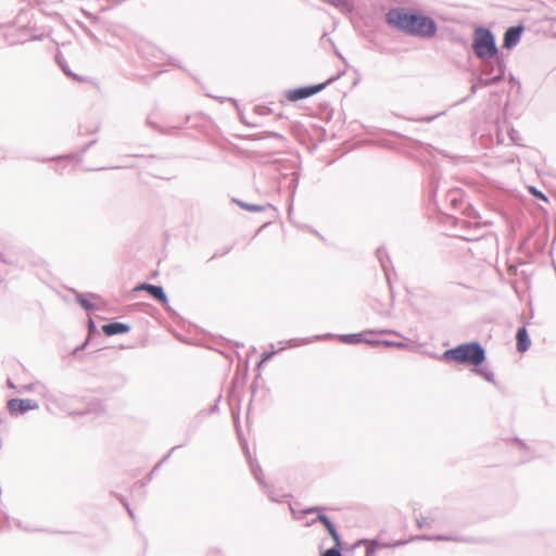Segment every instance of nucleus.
<instances>
[{"instance_id":"nucleus-1","label":"nucleus","mask_w":556,"mask_h":556,"mask_svg":"<svg viewBox=\"0 0 556 556\" xmlns=\"http://www.w3.org/2000/svg\"><path fill=\"white\" fill-rule=\"evenodd\" d=\"M387 21L399 30L415 37L431 38L438 30L437 23L407 9H392L387 14Z\"/></svg>"},{"instance_id":"nucleus-2","label":"nucleus","mask_w":556,"mask_h":556,"mask_svg":"<svg viewBox=\"0 0 556 556\" xmlns=\"http://www.w3.org/2000/svg\"><path fill=\"white\" fill-rule=\"evenodd\" d=\"M445 359L478 366L485 359V351L478 342L460 344L444 352Z\"/></svg>"},{"instance_id":"nucleus-3","label":"nucleus","mask_w":556,"mask_h":556,"mask_svg":"<svg viewBox=\"0 0 556 556\" xmlns=\"http://www.w3.org/2000/svg\"><path fill=\"white\" fill-rule=\"evenodd\" d=\"M472 49L476 56L482 61L491 60L498 53L494 35L482 26L473 31Z\"/></svg>"},{"instance_id":"nucleus-4","label":"nucleus","mask_w":556,"mask_h":556,"mask_svg":"<svg viewBox=\"0 0 556 556\" xmlns=\"http://www.w3.org/2000/svg\"><path fill=\"white\" fill-rule=\"evenodd\" d=\"M339 76L332 77V78L328 79V81L321 83L318 85H313V86H307V87H302V88L290 90V91H288L287 97L290 101H298V100L306 99V98L314 96L317 92L321 91L328 84L332 83Z\"/></svg>"},{"instance_id":"nucleus-5","label":"nucleus","mask_w":556,"mask_h":556,"mask_svg":"<svg viewBox=\"0 0 556 556\" xmlns=\"http://www.w3.org/2000/svg\"><path fill=\"white\" fill-rule=\"evenodd\" d=\"M324 508L323 507H311V508H307L305 509L303 513L304 514H313V513H317V519L323 522V525L326 527V529L328 530L329 534L331 535V538L333 539V541L336 542V544L338 546H341V539H340V535L334 527V525L331 522V520L323 513Z\"/></svg>"},{"instance_id":"nucleus-6","label":"nucleus","mask_w":556,"mask_h":556,"mask_svg":"<svg viewBox=\"0 0 556 556\" xmlns=\"http://www.w3.org/2000/svg\"><path fill=\"white\" fill-rule=\"evenodd\" d=\"M376 333L393 334V336L402 338V334L399 333L397 331L388 330V329L380 330V331L370 330V331H365V332H361V333H352V334H340L338 338L341 342L346 343V344H358V343H363V340H366V336L376 334Z\"/></svg>"},{"instance_id":"nucleus-7","label":"nucleus","mask_w":556,"mask_h":556,"mask_svg":"<svg viewBox=\"0 0 556 556\" xmlns=\"http://www.w3.org/2000/svg\"><path fill=\"white\" fill-rule=\"evenodd\" d=\"M38 403L33 400H20V399H12L8 402V409L10 413H26L28 410L37 409Z\"/></svg>"},{"instance_id":"nucleus-8","label":"nucleus","mask_w":556,"mask_h":556,"mask_svg":"<svg viewBox=\"0 0 556 556\" xmlns=\"http://www.w3.org/2000/svg\"><path fill=\"white\" fill-rule=\"evenodd\" d=\"M523 31L522 26L509 27L504 34V47L506 49H513L518 45Z\"/></svg>"},{"instance_id":"nucleus-9","label":"nucleus","mask_w":556,"mask_h":556,"mask_svg":"<svg viewBox=\"0 0 556 556\" xmlns=\"http://www.w3.org/2000/svg\"><path fill=\"white\" fill-rule=\"evenodd\" d=\"M505 67H506L505 66V62L501 58H497L496 59L497 74H495L494 76L489 77V78L480 77L479 78V84L481 86H483V87H488V86H492V85L498 84L504 78Z\"/></svg>"},{"instance_id":"nucleus-10","label":"nucleus","mask_w":556,"mask_h":556,"mask_svg":"<svg viewBox=\"0 0 556 556\" xmlns=\"http://www.w3.org/2000/svg\"><path fill=\"white\" fill-rule=\"evenodd\" d=\"M102 330L106 336H115L128 332L130 327L123 323H110L104 325Z\"/></svg>"},{"instance_id":"nucleus-11","label":"nucleus","mask_w":556,"mask_h":556,"mask_svg":"<svg viewBox=\"0 0 556 556\" xmlns=\"http://www.w3.org/2000/svg\"><path fill=\"white\" fill-rule=\"evenodd\" d=\"M531 344L529 334L525 327L519 328L517 331V349L519 352H526L529 350Z\"/></svg>"},{"instance_id":"nucleus-12","label":"nucleus","mask_w":556,"mask_h":556,"mask_svg":"<svg viewBox=\"0 0 556 556\" xmlns=\"http://www.w3.org/2000/svg\"><path fill=\"white\" fill-rule=\"evenodd\" d=\"M148 293L154 298L156 301L161 302L163 305L168 304V299L164 289L160 286L152 285L148 291Z\"/></svg>"},{"instance_id":"nucleus-13","label":"nucleus","mask_w":556,"mask_h":556,"mask_svg":"<svg viewBox=\"0 0 556 556\" xmlns=\"http://www.w3.org/2000/svg\"><path fill=\"white\" fill-rule=\"evenodd\" d=\"M331 5L340 9L341 11H351L352 5L348 0H326Z\"/></svg>"},{"instance_id":"nucleus-14","label":"nucleus","mask_w":556,"mask_h":556,"mask_svg":"<svg viewBox=\"0 0 556 556\" xmlns=\"http://www.w3.org/2000/svg\"><path fill=\"white\" fill-rule=\"evenodd\" d=\"M236 203L242 207L243 210L250 211V212H262L265 210V206L258 205V204H250L247 202H242L239 200H236Z\"/></svg>"},{"instance_id":"nucleus-15","label":"nucleus","mask_w":556,"mask_h":556,"mask_svg":"<svg viewBox=\"0 0 556 556\" xmlns=\"http://www.w3.org/2000/svg\"><path fill=\"white\" fill-rule=\"evenodd\" d=\"M498 56H494L493 59H491L492 61L488 60V61H484L485 62V70L483 71V75H489L491 73H495L497 74V70H496V59Z\"/></svg>"},{"instance_id":"nucleus-16","label":"nucleus","mask_w":556,"mask_h":556,"mask_svg":"<svg viewBox=\"0 0 556 556\" xmlns=\"http://www.w3.org/2000/svg\"><path fill=\"white\" fill-rule=\"evenodd\" d=\"M77 302L86 311H93L94 309V305L84 294H77Z\"/></svg>"},{"instance_id":"nucleus-17","label":"nucleus","mask_w":556,"mask_h":556,"mask_svg":"<svg viewBox=\"0 0 556 556\" xmlns=\"http://www.w3.org/2000/svg\"><path fill=\"white\" fill-rule=\"evenodd\" d=\"M381 345H384L388 348H396V349H406L408 346V344L403 341H391V340H382Z\"/></svg>"},{"instance_id":"nucleus-18","label":"nucleus","mask_w":556,"mask_h":556,"mask_svg":"<svg viewBox=\"0 0 556 556\" xmlns=\"http://www.w3.org/2000/svg\"><path fill=\"white\" fill-rule=\"evenodd\" d=\"M250 466H251V470H252V473L254 476V478L258 481V483H263V480H262V469L261 467L255 464L253 460L250 462Z\"/></svg>"},{"instance_id":"nucleus-19","label":"nucleus","mask_w":556,"mask_h":556,"mask_svg":"<svg viewBox=\"0 0 556 556\" xmlns=\"http://www.w3.org/2000/svg\"><path fill=\"white\" fill-rule=\"evenodd\" d=\"M425 540H437V541H462V542H469V540L460 539V538H452V536H445V535H438V536H424Z\"/></svg>"},{"instance_id":"nucleus-20","label":"nucleus","mask_w":556,"mask_h":556,"mask_svg":"<svg viewBox=\"0 0 556 556\" xmlns=\"http://www.w3.org/2000/svg\"><path fill=\"white\" fill-rule=\"evenodd\" d=\"M56 60H58V63L60 64L62 71L64 72V74H66L70 77H73L76 80H83L79 76L72 73L70 67L66 64H63L58 56H56Z\"/></svg>"},{"instance_id":"nucleus-21","label":"nucleus","mask_w":556,"mask_h":556,"mask_svg":"<svg viewBox=\"0 0 556 556\" xmlns=\"http://www.w3.org/2000/svg\"><path fill=\"white\" fill-rule=\"evenodd\" d=\"M278 351L271 350L269 352L263 353L261 361L258 363V367L262 366L264 363L268 362Z\"/></svg>"},{"instance_id":"nucleus-22","label":"nucleus","mask_w":556,"mask_h":556,"mask_svg":"<svg viewBox=\"0 0 556 556\" xmlns=\"http://www.w3.org/2000/svg\"><path fill=\"white\" fill-rule=\"evenodd\" d=\"M323 556H342L340 546L336 544V547L329 548Z\"/></svg>"},{"instance_id":"nucleus-23","label":"nucleus","mask_w":556,"mask_h":556,"mask_svg":"<svg viewBox=\"0 0 556 556\" xmlns=\"http://www.w3.org/2000/svg\"><path fill=\"white\" fill-rule=\"evenodd\" d=\"M371 337H372V334L366 336V340H363V342L370 344V345H375V346L381 345L382 340H377Z\"/></svg>"},{"instance_id":"nucleus-24","label":"nucleus","mask_w":556,"mask_h":556,"mask_svg":"<svg viewBox=\"0 0 556 556\" xmlns=\"http://www.w3.org/2000/svg\"><path fill=\"white\" fill-rule=\"evenodd\" d=\"M380 545L378 544V542L375 540V541H371L370 542V546L367 548V555L371 554L375 552V549L377 547H379ZM383 547H387L388 545H382Z\"/></svg>"},{"instance_id":"nucleus-25","label":"nucleus","mask_w":556,"mask_h":556,"mask_svg":"<svg viewBox=\"0 0 556 556\" xmlns=\"http://www.w3.org/2000/svg\"><path fill=\"white\" fill-rule=\"evenodd\" d=\"M151 286L152 285L144 282V283L137 286L135 288V291H147L148 292Z\"/></svg>"},{"instance_id":"nucleus-26","label":"nucleus","mask_w":556,"mask_h":556,"mask_svg":"<svg viewBox=\"0 0 556 556\" xmlns=\"http://www.w3.org/2000/svg\"><path fill=\"white\" fill-rule=\"evenodd\" d=\"M479 372L488 380V381H493L494 379V375L493 372L491 371H482V370H479Z\"/></svg>"},{"instance_id":"nucleus-27","label":"nucleus","mask_w":556,"mask_h":556,"mask_svg":"<svg viewBox=\"0 0 556 556\" xmlns=\"http://www.w3.org/2000/svg\"><path fill=\"white\" fill-rule=\"evenodd\" d=\"M382 255H383V249H382V248H379V249L377 250V256H378V258H379V261H380V263H381L382 267L384 268V267H386V265H384V263H383Z\"/></svg>"},{"instance_id":"nucleus-28","label":"nucleus","mask_w":556,"mask_h":556,"mask_svg":"<svg viewBox=\"0 0 556 556\" xmlns=\"http://www.w3.org/2000/svg\"><path fill=\"white\" fill-rule=\"evenodd\" d=\"M532 190H533V193H534L538 198L543 199L544 201H546V200H547V199H546V197H545L542 192L536 191V189H535V188H533Z\"/></svg>"},{"instance_id":"nucleus-29","label":"nucleus","mask_w":556,"mask_h":556,"mask_svg":"<svg viewBox=\"0 0 556 556\" xmlns=\"http://www.w3.org/2000/svg\"><path fill=\"white\" fill-rule=\"evenodd\" d=\"M478 88H477V85L473 84L470 88V91H471V94H475L477 92Z\"/></svg>"},{"instance_id":"nucleus-30","label":"nucleus","mask_w":556,"mask_h":556,"mask_svg":"<svg viewBox=\"0 0 556 556\" xmlns=\"http://www.w3.org/2000/svg\"><path fill=\"white\" fill-rule=\"evenodd\" d=\"M435 117H437V115H433V116L426 117L422 121H426L429 123V122H432Z\"/></svg>"},{"instance_id":"nucleus-31","label":"nucleus","mask_w":556,"mask_h":556,"mask_svg":"<svg viewBox=\"0 0 556 556\" xmlns=\"http://www.w3.org/2000/svg\"><path fill=\"white\" fill-rule=\"evenodd\" d=\"M290 345L295 346L296 345L295 340H290Z\"/></svg>"},{"instance_id":"nucleus-32","label":"nucleus","mask_w":556,"mask_h":556,"mask_svg":"<svg viewBox=\"0 0 556 556\" xmlns=\"http://www.w3.org/2000/svg\"><path fill=\"white\" fill-rule=\"evenodd\" d=\"M127 509H128L130 517L134 518L132 511L128 507H127Z\"/></svg>"},{"instance_id":"nucleus-33","label":"nucleus","mask_w":556,"mask_h":556,"mask_svg":"<svg viewBox=\"0 0 556 556\" xmlns=\"http://www.w3.org/2000/svg\"><path fill=\"white\" fill-rule=\"evenodd\" d=\"M418 526L419 528H421L424 526V522L418 521Z\"/></svg>"}]
</instances>
